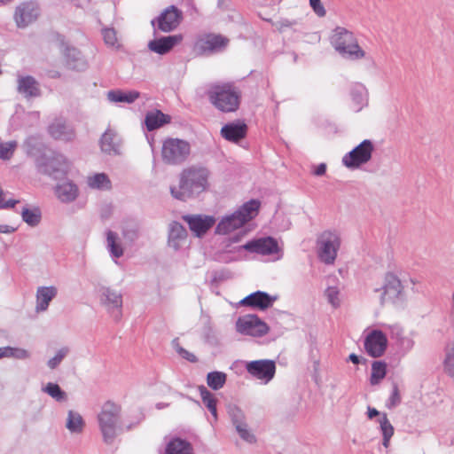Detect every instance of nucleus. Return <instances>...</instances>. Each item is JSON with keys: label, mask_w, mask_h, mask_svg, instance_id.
<instances>
[{"label": "nucleus", "mask_w": 454, "mask_h": 454, "mask_svg": "<svg viewBox=\"0 0 454 454\" xmlns=\"http://www.w3.org/2000/svg\"><path fill=\"white\" fill-rule=\"evenodd\" d=\"M385 377H386V371H372V373L371 376V383L372 385L378 384Z\"/></svg>", "instance_id": "52"}, {"label": "nucleus", "mask_w": 454, "mask_h": 454, "mask_svg": "<svg viewBox=\"0 0 454 454\" xmlns=\"http://www.w3.org/2000/svg\"><path fill=\"white\" fill-rule=\"evenodd\" d=\"M168 122H170V117L159 110L148 113L145 117V125L148 130L156 129Z\"/></svg>", "instance_id": "28"}, {"label": "nucleus", "mask_w": 454, "mask_h": 454, "mask_svg": "<svg viewBox=\"0 0 454 454\" xmlns=\"http://www.w3.org/2000/svg\"><path fill=\"white\" fill-rule=\"evenodd\" d=\"M401 403V395L396 385L394 386L392 394L388 399L387 407L393 408Z\"/></svg>", "instance_id": "47"}, {"label": "nucleus", "mask_w": 454, "mask_h": 454, "mask_svg": "<svg viewBox=\"0 0 454 454\" xmlns=\"http://www.w3.org/2000/svg\"><path fill=\"white\" fill-rule=\"evenodd\" d=\"M349 360L354 364H363L362 363V360L365 361V359L355 355V354H351L349 356Z\"/></svg>", "instance_id": "56"}, {"label": "nucleus", "mask_w": 454, "mask_h": 454, "mask_svg": "<svg viewBox=\"0 0 454 454\" xmlns=\"http://www.w3.org/2000/svg\"><path fill=\"white\" fill-rule=\"evenodd\" d=\"M387 345V336L380 330H373L364 340V348L372 357L380 356Z\"/></svg>", "instance_id": "14"}, {"label": "nucleus", "mask_w": 454, "mask_h": 454, "mask_svg": "<svg viewBox=\"0 0 454 454\" xmlns=\"http://www.w3.org/2000/svg\"><path fill=\"white\" fill-rule=\"evenodd\" d=\"M379 422L383 435L382 444L385 448H388L390 439L394 434V427L385 413L381 415Z\"/></svg>", "instance_id": "34"}, {"label": "nucleus", "mask_w": 454, "mask_h": 454, "mask_svg": "<svg viewBox=\"0 0 454 454\" xmlns=\"http://www.w3.org/2000/svg\"><path fill=\"white\" fill-rule=\"evenodd\" d=\"M87 183L91 189L110 190L112 188L109 177L104 173H98L89 176Z\"/></svg>", "instance_id": "31"}, {"label": "nucleus", "mask_w": 454, "mask_h": 454, "mask_svg": "<svg viewBox=\"0 0 454 454\" xmlns=\"http://www.w3.org/2000/svg\"><path fill=\"white\" fill-rule=\"evenodd\" d=\"M235 367H246V369H276V363L273 360H256L249 363L237 361Z\"/></svg>", "instance_id": "33"}, {"label": "nucleus", "mask_w": 454, "mask_h": 454, "mask_svg": "<svg viewBox=\"0 0 454 454\" xmlns=\"http://www.w3.org/2000/svg\"><path fill=\"white\" fill-rule=\"evenodd\" d=\"M317 245L319 259L326 264H333L340 246V239L338 234L332 231H324L318 237Z\"/></svg>", "instance_id": "8"}, {"label": "nucleus", "mask_w": 454, "mask_h": 454, "mask_svg": "<svg viewBox=\"0 0 454 454\" xmlns=\"http://www.w3.org/2000/svg\"><path fill=\"white\" fill-rule=\"evenodd\" d=\"M238 333L254 337H261L268 333L269 327L256 315H245L236 321Z\"/></svg>", "instance_id": "10"}, {"label": "nucleus", "mask_w": 454, "mask_h": 454, "mask_svg": "<svg viewBox=\"0 0 454 454\" xmlns=\"http://www.w3.org/2000/svg\"><path fill=\"white\" fill-rule=\"evenodd\" d=\"M236 429L239 432V435L247 442H253L254 437L251 434L247 429V425L244 423H239L236 425Z\"/></svg>", "instance_id": "45"}, {"label": "nucleus", "mask_w": 454, "mask_h": 454, "mask_svg": "<svg viewBox=\"0 0 454 454\" xmlns=\"http://www.w3.org/2000/svg\"><path fill=\"white\" fill-rule=\"evenodd\" d=\"M176 351L183 358L186 359L187 361H190L192 363L197 361V357L193 353L189 352L188 350L184 349L182 347L177 346Z\"/></svg>", "instance_id": "50"}, {"label": "nucleus", "mask_w": 454, "mask_h": 454, "mask_svg": "<svg viewBox=\"0 0 454 454\" xmlns=\"http://www.w3.org/2000/svg\"><path fill=\"white\" fill-rule=\"evenodd\" d=\"M326 171V166L324 163L319 164L314 170V175L322 176Z\"/></svg>", "instance_id": "55"}, {"label": "nucleus", "mask_w": 454, "mask_h": 454, "mask_svg": "<svg viewBox=\"0 0 454 454\" xmlns=\"http://www.w3.org/2000/svg\"><path fill=\"white\" fill-rule=\"evenodd\" d=\"M184 40L182 34L163 36L149 43V49L158 54L164 55L169 52L175 46L180 44Z\"/></svg>", "instance_id": "16"}, {"label": "nucleus", "mask_w": 454, "mask_h": 454, "mask_svg": "<svg viewBox=\"0 0 454 454\" xmlns=\"http://www.w3.org/2000/svg\"><path fill=\"white\" fill-rule=\"evenodd\" d=\"M444 363L448 367H454V348H451L447 351Z\"/></svg>", "instance_id": "53"}, {"label": "nucleus", "mask_w": 454, "mask_h": 454, "mask_svg": "<svg viewBox=\"0 0 454 454\" xmlns=\"http://www.w3.org/2000/svg\"><path fill=\"white\" fill-rule=\"evenodd\" d=\"M260 206V201L256 200L246 202L231 215L226 216L220 221L215 229L216 233L226 235L242 227L258 215Z\"/></svg>", "instance_id": "3"}, {"label": "nucleus", "mask_w": 454, "mask_h": 454, "mask_svg": "<svg viewBox=\"0 0 454 454\" xmlns=\"http://www.w3.org/2000/svg\"><path fill=\"white\" fill-rule=\"evenodd\" d=\"M117 235L109 231L107 232V246L111 252V254L116 257L119 258L123 254V249L120 243L117 242Z\"/></svg>", "instance_id": "37"}, {"label": "nucleus", "mask_w": 454, "mask_h": 454, "mask_svg": "<svg viewBox=\"0 0 454 454\" xmlns=\"http://www.w3.org/2000/svg\"><path fill=\"white\" fill-rule=\"evenodd\" d=\"M242 247L247 251L262 255H270L279 252L278 241L271 237L251 240L246 243Z\"/></svg>", "instance_id": "13"}, {"label": "nucleus", "mask_w": 454, "mask_h": 454, "mask_svg": "<svg viewBox=\"0 0 454 454\" xmlns=\"http://www.w3.org/2000/svg\"><path fill=\"white\" fill-rule=\"evenodd\" d=\"M139 93L135 90L123 91L120 90H110L107 93V98L110 101L115 103H132L138 98Z\"/></svg>", "instance_id": "29"}, {"label": "nucleus", "mask_w": 454, "mask_h": 454, "mask_svg": "<svg viewBox=\"0 0 454 454\" xmlns=\"http://www.w3.org/2000/svg\"><path fill=\"white\" fill-rule=\"evenodd\" d=\"M367 414L368 418L372 419L374 417L378 416L380 412L375 408L368 407Z\"/></svg>", "instance_id": "57"}, {"label": "nucleus", "mask_w": 454, "mask_h": 454, "mask_svg": "<svg viewBox=\"0 0 454 454\" xmlns=\"http://www.w3.org/2000/svg\"><path fill=\"white\" fill-rule=\"evenodd\" d=\"M372 151V143L370 140H364L351 152L344 155L342 162L347 168H358L371 160Z\"/></svg>", "instance_id": "11"}, {"label": "nucleus", "mask_w": 454, "mask_h": 454, "mask_svg": "<svg viewBox=\"0 0 454 454\" xmlns=\"http://www.w3.org/2000/svg\"><path fill=\"white\" fill-rule=\"evenodd\" d=\"M403 285L398 277L394 273L388 272L384 277L382 286L375 288L374 291L379 294L380 304L386 305L397 301L403 293Z\"/></svg>", "instance_id": "9"}, {"label": "nucleus", "mask_w": 454, "mask_h": 454, "mask_svg": "<svg viewBox=\"0 0 454 454\" xmlns=\"http://www.w3.org/2000/svg\"><path fill=\"white\" fill-rule=\"evenodd\" d=\"M100 146L106 153L117 154L120 153V139L113 130L107 129L101 137Z\"/></svg>", "instance_id": "23"}, {"label": "nucleus", "mask_w": 454, "mask_h": 454, "mask_svg": "<svg viewBox=\"0 0 454 454\" xmlns=\"http://www.w3.org/2000/svg\"><path fill=\"white\" fill-rule=\"evenodd\" d=\"M40 211L37 208L34 210L26 208L22 211V218L29 225H36L40 222Z\"/></svg>", "instance_id": "39"}, {"label": "nucleus", "mask_w": 454, "mask_h": 454, "mask_svg": "<svg viewBox=\"0 0 454 454\" xmlns=\"http://www.w3.org/2000/svg\"><path fill=\"white\" fill-rule=\"evenodd\" d=\"M325 295L328 301L333 306L338 307L340 305L339 291L336 287H328L325 290Z\"/></svg>", "instance_id": "43"}, {"label": "nucleus", "mask_w": 454, "mask_h": 454, "mask_svg": "<svg viewBox=\"0 0 454 454\" xmlns=\"http://www.w3.org/2000/svg\"><path fill=\"white\" fill-rule=\"evenodd\" d=\"M121 406L106 401L98 414L100 432L106 443H112L118 434Z\"/></svg>", "instance_id": "4"}, {"label": "nucleus", "mask_w": 454, "mask_h": 454, "mask_svg": "<svg viewBox=\"0 0 454 454\" xmlns=\"http://www.w3.org/2000/svg\"><path fill=\"white\" fill-rule=\"evenodd\" d=\"M50 136L64 142L73 141L75 137L74 128L65 121L57 119L48 128Z\"/></svg>", "instance_id": "18"}, {"label": "nucleus", "mask_w": 454, "mask_h": 454, "mask_svg": "<svg viewBox=\"0 0 454 454\" xmlns=\"http://www.w3.org/2000/svg\"><path fill=\"white\" fill-rule=\"evenodd\" d=\"M18 202H19V200H5L2 197V208L3 207H13Z\"/></svg>", "instance_id": "54"}, {"label": "nucleus", "mask_w": 454, "mask_h": 454, "mask_svg": "<svg viewBox=\"0 0 454 454\" xmlns=\"http://www.w3.org/2000/svg\"><path fill=\"white\" fill-rule=\"evenodd\" d=\"M67 65L69 68H75L76 67L72 65V63L69 60V58L72 57L74 61L79 60L80 58V52L77 51L75 49H67Z\"/></svg>", "instance_id": "51"}, {"label": "nucleus", "mask_w": 454, "mask_h": 454, "mask_svg": "<svg viewBox=\"0 0 454 454\" xmlns=\"http://www.w3.org/2000/svg\"><path fill=\"white\" fill-rule=\"evenodd\" d=\"M17 144L15 142L2 145V160H8L12 157Z\"/></svg>", "instance_id": "48"}, {"label": "nucleus", "mask_w": 454, "mask_h": 454, "mask_svg": "<svg viewBox=\"0 0 454 454\" xmlns=\"http://www.w3.org/2000/svg\"><path fill=\"white\" fill-rule=\"evenodd\" d=\"M38 17V9L33 3L22 4L17 7L14 20L20 27H25L34 22Z\"/></svg>", "instance_id": "19"}, {"label": "nucleus", "mask_w": 454, "mask_h": 454, "mask_svg": "<svg viewBox=\"0 0 454 454\" xmlns=\"http://www.w3.org/2000/svg\"><path fill=\"white\" fill-rule=\"evenodd\" d=\"M183 19V13L176 6L171 5L166 8L157 18L158 28L165 33L175 30Z\"/></svg>", "instance_id": "12"}, {"label": "nucleus", "mask_w": 454, "mask_h": 454, "mask_svg": "<svg viewBox=\"0 0 454 454\" xmlns=\"http://www.w3.org/2000/svg\"><path fill=\"white\" fill-rule=\"evenodd\" d=\"M191 153L190 144L178 138H168L163 142L161 155L168 164H179L184 161Z\"/></svg>", "instance_id": "7"}, {"label": "nucleus", "mask_w": 454, "mask_h": 454, "mask_svg": "<svg viewBox=\"0 0 454 454\" xmlns=\"http://www.w3.org/2000/svg\"><path fill=\"white\" fill-rule=\"evenodd\" d=\"M167 454H193L192 445L179 438L170 441L166 449Z\"/></svg>", "instance_id": "30"}, {"label": "nucleus", "mask_w": 454, "mask_h": 454, "mask_svg": "<svg viewBox=\"0 0 454 454\" xmlns=\"http://www.w3.org/2000/svg\"><path fill=\"white\" fill-rule=\"evenodd\" d=\"M372 369H385V365L380 362L374 361L372 364Z\"/></svg>", "instance_id": "58"}, {"label": "nucleus", "mask_w": 454, "mask_h": 454, "mask_svg": "<svg viewBox=\"0 0 454 454\" xmlns=\"http://www.w3.org/2000/svg\"><path fill=\"white\" fill-rule=\"evenodd\" d=\"M84 423L82 416L76 412L69 411L67 421V427L73 433H80L83 428Z\"/></svg>", "instance_id": "36"}, {"label": "nucleus", "mask_w": 454, "mask_h": 454, "mask_svg": "<svg viewBox=\"0 0 454 454\" xmlns=\"http://www.w3.org/2000/svg\"><path fill=\"white\" fill-rule=\"evenodd\" d=\"M19 92L25 97H36L39 95V87L37 82L32 76H22L18 81Z\"/></svg>", "instance_id": "25"}, {"label": "nucleus", "mask_w": 454, "mask_h": 454, "mask_svg": "<svg viewBox=\"0 0 454 454\" xmlns=\"http://www.w3.org/2000/svg\"><path fill=\"white\" fill-rule=\"evenodd\" d=\"M210 172L202 166H191L182 170L179 184L170 187L171 195L185 201L194 194L201 193L209 188Z\"/></svg>", "instance_id": "1"}, {"label": "nucleus", "mask_w": 454, "mask_h": 454, "mask_svg": "<svg viewBox=\"0 0 454 454\" xmlns=\"http://www.w3.org/2000/svg\"><path fill=\"white\" fill-rule=\"evenodd\" d=\"M43 172L50 176H53L56 179L66 176L68 171V163L62 157L48 160L43 164Z\"/></svg>", "instance_id": "22"}, {"label": "nucleus", "mask_w": 454, "mask_h": 454, "mask_svg": "<svg viewBox=\"0 0 454 454\" xmlns=\"http://www.w3.org/2000/svg\"><path fill=\"white\" fill-rule=\"evenodd\" d=\"M103 302L105 306L108 309L109 311H111L113 317L115 320H119L121 317V295L109 289H106L103 293Z\"/></svg>", "instance_id": "21"}, {"label": "nucleus", "mask_w": 454, "mask_h": 454, "mask_svg": "<svg viewBox=\"0 0 454 454\" xmlns=\"http://www.w3.org/2000/svg\"><path fill=\"white\" fill-rule=\"evenodd\" d=\"M207 97L219 111L232 113L239 107L241 92L231 82L215 83L209 88Z\"/></svg>", "instance_id": "2"}, {"label": "nucleus", "mask_w": 454, "mask_h": 454, "mask_svg": "<svg viewBox=\"0 0 454 454\" xmlns=\"http://www.w3.org/2000/svg\"><path fill=\"white\" fill-rule=\"evenodd\" d=\"M226 381V374L223 372L214 371L207 374V383L212 389L217 390L223 387Z\"/></svg>", "instance_id": "35"}, {"label": "nucleus", "mask_w": 454, "mask_h": 454, "mask_svg": "<svg viewBox=\"0 0 454 454\" xmlns=\"http://www.w3.org/2000/svg\"><path fill=\"white\" fill-rule=\"evenodd\" d=\"M309 4L318 17H325L326 11L321 0H309Z\"/></svg>", "instance_id": "46"}, {"label": "nucleus", "mask_w": 454, "mask_h": 454, "mask_svg": "<svg viewBox=\"0 0 454 454\" xmlns=\"http://www.w3.org/2000/svg\"><path fill=\"white\" fill-rule=\"evenodd\" d=\"M275 301L276 297H272L264 292L257 291L242 299L239 304L260 310H265L270 308Z\"/></svg>", "instance_id": "17"}, {"label": "nucleus", "mask_w": 454, "mask_h": 454, "mask_svg": "<svg viewBox=\"0 0 454 454\" xmlns=\"http://www.w3.org/2000/svg\"><path fill=\"white\" fill-rule=\"evenodd\" d=\"M452 310L454 314V294H452Z\"/></svg>", "instance_id": "61"}, {"label": "nucleus", "mask_w": 454, "mask_h": 454, "mask_svg": "<svg viewBox=\"0 0 454 454\" xmlns=\"http://www.w3.org/2000/svg\"><path fill=\"white\" fill-rule=\"evenodd\" d=\"M11 231L7 227L2 226V232H9Z\"/></svg>", "instance_id": "60"}, {"label": "nucleus", "mask_w": 454, "mask_h": 454, "mask_svg": "<svg viewBox=\"0 0 454 454\" xmlns=\"http://www.w3.org/2000/svg\"><path fill=\"white\" fill-rule=\"evenodd\" d=\"M247 126L242 121L231 122L221 129V135L228 141L238 143L247 136Z\"/></svg>", "instance_id": "20"}, {"label": "nucleus", "mask_w": 454, "mask_h": 454, "mask_svg": "<svg viewBox=\"0 0 454 454\" xmlns=\"http://www.w3.org/2000/svg\"><path fill=\"white\" fill-rule=\"evenodd\" d=\"M198 389L200 391L203 403L207 406L214 418L216 419V399L215 395L210 393L205 386H199Z\"/></svg>", "instance_id": "32"}, {"label": "nucleus", "mask_w": 454, "mask_h": 454, "mask_svg": "<svg viewBox=\"0 0 454 454\" xmlns=\"http://www.w3.org/2000/svg\"><path fill=\"white\" fill-rule=\"evenodd\" d=\"M2 357H13V358H25L27 354V351L17 348H2Z\"/></svg>", "instance_id": "40"}, {"label": "nucleus", "mask_w": 454, "mask_h": 454, "mask_svg": "<svg viewBox=\"0 0 454 454\" xmlns=\"http://www.w3.org/2000/svg\"><path fill=\"white\" fill-rule=\"evenodd\" d=\"M45 391L57 401L65 398V393L60 389L59 386L54 383H48L45 387Z\"/></svg>", "instance_id": "42"}, {"label": "nucleus", "mask_w": 454, "mask_h": 454, "mask_svg": "<svg viewBox=\"0 0 454 454\" xmlns=\"http://www.w3.org/2000/svg\"><path fill=\"white\" fill-rule=\"evenodd\" d=\"M294 22L290 21L288 20H282L272 23L276 29L280 33H283L287 29L291 28L294 26Z\"/></svg>", "instance_id": "49"}, {"label": "nucleus", "mask_w": 454, "mask_h": 454, "mask_svg": "<svg viewBox=\"0 0 454 454\" xmlns=\"http://www.w3.org/2000/svg\"><path fill=\"white\" fill-rule=\"evenodd\" d=\"M362 97H363V90H361V91H359L358 93L354 94L353 99L356 103L360 104V99H362Z\"/></svg>", "instance_id": "59"}, {"label": "nucleus", "mask_w": 454, "mask_h": 454, "mask_svg": "<svg viewBox=\"0 0 454 454\" xmlns=\"http://www.w3.org/2000/svg\"><path fill=\"white\" fill-rule=\"evenodd\" d=\"M105 43L112 48L119 49L121 43L117 37V33L114 28H105L102 30Z\"/></svg>", "instance_id": "38"}, {"label": "nucleus", "mask_w": 454, "mask_h": 454, "mask_svg": "<svg viewBox=\"0 0 454 454\" xmlns=\"http://www.w3.org/2000/svg\"><path fill=\"white\" fill-rule=\"evenodd\" d=\"M230 40L215 33H205L199 35L193 44L192 51L195 56H204L223 51Z\"/></svg>", "instance_id": "6"}, {"label": "nucleus", "mask_w": 454, "mask_h": 454, "mask_svg": "<svg viewBox=\"0 0 454 454\" xmlns=\"http://www.w3.org/2000/svg\"><path fill=\"white\" fill-rule=\"evenodd\" d=\"M183 219L188 223L190 230L197 236H203L214 224L215 218L208 215H184Z\"/></svg>", "instance_id": "15"}, {"label": "nucleus", "mask_w": 454, "mask_h": 454, "mask_svg": "<svg viewBox=\"0 0 454 454\" xmlns=\"http://www.w3.org/2000/svg\"><path fill=\"white\" fill-rule=\"evenodd\" d=\"M187 237L186 230L179 223L174 222L170 225L168 233V245L175 250L180 247L179 242Z\"/></svg>", "instance_id": "27"}, {"label": "nucleus", "mask_w": 454, "mask_h": 454, "mask_svg": "<svg viewBox=\"0 0 454 454\" xmlns=\"http://www.w3.org/2000/svg\"><path fill=\"white\" fill-rule=\"evenodd\" d=\"M248 372L253 379L267 383L274 377L275 371H248Z\"/></svg>", "instance_id": "41"}, {"label": "nucleus", "mask_w": 454, "mask_h": 454, "mask_svg": "<svg viewBox=\"0 0 454 454\" xmlns=\"http://www.w3.org/2000/svg\"><path fill=\"white\" fill-rule=\"evenodd\" d=\"M330 42L333 48L343 56H348L355 59L364 57V51L359 47L353 33L344 27H336L330 37Z\"/></svg>", "instance_id": "5"}, {"label": "nucleus", "mask_w": 454, "mask_h": 454, "mask_svg": "<svg viewBox=\"0 0 454 454\" xmlns=\"http://www.w3.org/2000/svg\"><path fill=\"white\" fill-rule=\"evenodd\" d=\"M57 289L54 286H42L36 291V310L47 309L50 301L56 296Z\"/></svg>", "instance_id": "24"}, {"label": "nucleus", "mask_w": 454, "mask_h": 454, "mask_svg": "<svg viewBox=\"0 0 454 454\" xmlns=\"http://www.w3.org/2000/svg\"><path fill=\"white\" fill-rule=\"evenodd\" d=\"M56 195L61 201L70 202L76 199L78 195V188L74 184L66 182L62 184L57 185Z\"/></svg>", "instance_id": "26"}, {"label": "nucleus", "mask_w": 454, "mask_h": 454, "mask_svg": "<svg viewBox=\"0 0 454 454\" xmlns=\"http://www.w3.org/2000/svg\"><path fill=\"white\" fill-rule=\"evenodd\" d=\"M67 354V349L61 348L60 350H59L57 352V354L51 359L49 360L48 365L51 368L57 367L60 364V362L63 360V358L66 356Z\"/></svg>", "instance_id": "44"}]
</instances>
